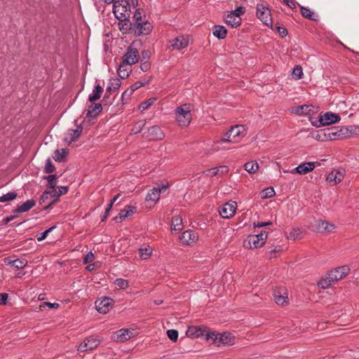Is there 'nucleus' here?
I'll list each match as a JSON object with an SVG mask.
<instances>
[{
  "label": "nucleus",
  "mask_w": 359,
  "mask_h": 359,
  "mask_svg": "<svg viewBox=\"0 0 359 359\" xmlns=\"http://www.w3.org/2000/svg\"><path fill=\"white\" fill-rule=\"evenodd\" d=\"M83 131V127L81 126H77V128L69 129L67 131V136L64 138V141L68 144H70L72 142H74L79 139Z\"/></svg>",
  "instance_id": "6ab92c4d"
},
{
  "label": "nucleus",
  "mask_w": 359,
  "mask_h": 359,
  "mask_svg": "<svg viewBox=\"0 0 359 359\" xmlns=\"http://www.w3.org/2000/svg\"><path fill=\"white\" fill-rule=\"evenodd\" d=\"M139 254L142 259H147L150 257L151 254V250L147 248H140L139 250Z\"/></svg>",
  "instance_id": "8fccbe9b"
},
{
  "label": "nucleus",
  "mask_w": 359,
  "mask_h": 359,
  "mask_svg": "<svg viewBox=\"0 0 359 359\" xmlns=\"http://www.w3.org/2000/svg\"><path fill=\"white\" fill-rule=\"evenodd\" d=\"M155 100H156V99H153V100L150 99V100H147V101H145V102H142V103L141 104L140 107H141L143 110H144V109H147L149 107H150L151 105H152V104H153V103L154 102Z\"/></svg>",
  "instance_id": "338daca9"
},
{
  "label": "nucleus",
  "mask_w": 359,
  "mask_h": 359,
  "mask_svg": "<svg viewBox=\"0 0 359 359\" xmlns=\"http://www.w3.org/2000/svg\"><path fill=\"white\" fill-rule=\"evenodd\" d=\"M55 228V226H52V227H50V228H49V229H46V231H44L43 232H42V233L40 234V236L37 237V241H41L44 240V239L47 237L48 234L50 232H51V231H52Z\"/></svg>",
  "instance_id": "13d9d810"
},
{
  "label": "nucleus",
  "mask_w": 359,
  "mask_h": 359,
  "mask_svg": "<svg viewBox=\"0 0 359 359\" xmlns=\"http://www.w3.org/2000/svg\"><path fill=\"white\" fill-rule=\"evenodd\" d=\"M107 4H113V12L116 18L120 20H126L129 18L128 7L130 8L129 1H105Z\"/></svg>",
  "instance_id": "39448f33"
},
{
  "label": "nucleus",
  "mask_w": 359,
  "mask_h": 359,
  "mask_svg": "<svg viewBox=\"0 0 359 359\" xmlns=\"http://www.w3.org/2000/svg\"><path fill=\"white\" fill-rule=\"evenodd\" d=\"M130 66L131 65H130L128 63L124 62V61L122 60V62L120 64L118 69L117 70L118 75L121 79L127 78L132 71Z\"/></svg>",
  "instance_id": "b1692460"
},
{
  "label": "nucleus",
  "mask_w": 359,
  "mask_h": 359,
  "mask_svg": "<svg viewBox=\"0 0 359 359\" xmlns=\"http://www.w3.org/2000/svg\"><path fill=\"white\" fill-rule=\"evenodd\" d=\"M100 344V341L95 337H90L87 338L78 346V351L80 352H85L89 350H93Z\"/></svg>",
  "instance_id": "ddd939ff"
},
{
  "label": "nucleus",
  "mask_w": 359,
  "mask_h": 359,
  "mask_svg": "<svg viewBox=\"0 0 359 359\" xmlns=\"http://www.w3.org/2000/svg\"><path fill=\"white\" fill-rule=\"evenodd\" d=\"M344 174L345 170L342 168L333 170L328 174L326 180L328 182H333V185H335L342 181L344 177Z\"/></svg>",
  "instance_id": "2eb2a0df"
},
{
  "label": "nucleus",
  "mask_w": 359,
  "mask_h": 359,
  "mask_svg": "<svg viewBox=\"0 0 359 359\" xmlns=\"http://www.w3.org/2000/svg\"><path fill=\"white\" fill-rule=\"evenodd\" d=\"M143 137L151 141H156L163 139L164 134L159 126H154L143 133Z\"/></svg>",
  "instance_id": "1a4fd4ad"
},
{
  "label": "nucleus",
  "mask_w": 359,
  "mask_h": 359,
  "mask_svg": "<svg viewBox=\"0 0 359 359\" xmlns=\"http://www.w3.org/2000/svg\"><path fill=\"white\" fill-rule=\"evenodd\" d=\"M167 335L171 341H176L178 338V332L176 330H168Z\"/></svg>",
  "instance_id": "5fc2aeb1"
},
{
  "label": "nucleus",
  "mask_w": 359,
  "mask_h": 359,
  "mask_svg": "<svg viewBox=\"0 0 359 359\" xmlns=\"http://www.w3.org/2000/svg\"><path fill=\"white\" fill-rule=\"evenodd\" d=\"M245 170L249 173H255L258 170V163L256 161L248 162L244 165Z\"/></svg>",
  "instance_id": "79ce46f5"
},
{
  "label": "nucleus",
  "mask_w": 359,
  "mask_h": 359,
  "mask_svg": "<svg viewBox=\"0 0 359 359\" xmlns=\"http://www.w3.org/2000/svg\"><path fill=\"white\" fill-rule=\"evenodd\" d=\"M293 75L296 79H300L303 75V71L301 66L297 65L293 69Z\"/></svg>",
  "instance_id": "6e6d98bb"
},
{
  "label": "nucleus",
  "mask_w": 359,
  "mask_h": 359,
  "mask_svg": "<svg viewBox=\"0 0 359 359\" xmlns=\"http://www.w3.org/2000/svg\"><path fill=\"white\" fill-rule=\"evenodd\" d=\"M245 13V8L239 6L236 10L231 11L224 15L225 22L232 28H237L241 25L242 18L241 15Z\"/></svg>",
  "instance_id": "f03ea898"
},
{
  "label": "nucleus",
  "mask_w": 359,
  "mask_h": 359,
  "mask_svg": "<svg viewBox=\"0 0 359 359\" xmlns=\"http://www.w3.org/2000/svg\"><path fill=\"white\" fill-rule=\"evenodd\" d=\"M312 107H313L312 105H308V104L300 105L296 108L295 113L299 115L309 114L311 111Z\"/></svg>",
  "instance_id": "ea45409f"
},
{
  "label": "nucleus",
  "mask_w": 359,
  "mask_h": 359,
  "mask_svg": "<svg viewBox=\"0 0 359 359\" xmlns=\"http://www.w3.org/2000/svg\"><path fill=\"white\" fill-rule=\"evenodd\" d=\"M275 195V191L272 187H268L265 190H264L263 194L262 195V198H271Z\"/></svg>",
  "instance_id": "864d4df0"
},
{
  "label": "nucleus",
  "mask_w": 359,
  "mask_h": 359,
  "mask_svg": "<svg viewBox=\"0 0 359 359\" xmlns=\"http://www.w3.org/2000/svg\"><path fill=\"white\" fill-rule=\"evenodd\" d=\"M161 193V190L159 188L154 187L150 189L147 195L146 201H151L155 204L159 200Z\"/></svg>",
  "instance_id": "a878e982"
},
{
  "label": "nucleus",
  "mask_w": 359,
  "mask_h": 359,
  "mask_svg": "<svg viewBox=\"0 0 359 359\" xmlns=\"http://www.w3.org/2000/svg\"><path fill=\"white\" fill-rule=\"evenodd\" d=\"M110 102V93L106 91L102 100V104L103 107H106L108 105V104Z\"/></svg>",
  "instance_id": "0e129e2a"
},
{
  "label": "nucleus",
  "mask_w": 359,
  "mask_h": 359,
  "mask_svg": "<svg viewBox=\"0 0 359 359\" xmlns=\"http://www.w3.org/2000/svg\"><path fill=\"white\" fill-rule=\"evenodd\" d=\"M349 271L350 269L348 266L345 265L340 267H337L329 273L330 278L331 280H334L337 282L346 276L348 274Z\"/></svg>",
  "instance_id": "4468645a"
},
{
  "label": "nucleus",
  "mask_w": 359,
  "mask_h": 359,
  "mask_svg": "<svg viewBox=\"0 0 359 359\" xmlns=\"http://www.w3.org/2000/svg\"><path fill=\"white\" fill-rule=\"evenodd\" d=\"M213 35L219 39H224L226 36L227 30L222 25H215L212 27Z\"/></svg>",
  "instance_id": "cd10ccee"
},
{
  "label": "nucleus",
  "mask_w": 359,
  "mask_h": 359,
  "mask_svg": "<svg viewBox=\"0 0 359 359\" xmlns=\"http://www.w3.org/2000/svg\"><path fill=\"white\" fill-rule=\"evenodd\" d=\"M103 107V105L100 103L91 104L88 107L86 116L90 118L97 116L102 111Z\"/></svg>",
  "instance_id": "bb28decb"
},
{
  "label": "nucleus",
  "mask_w": 359,
  "mask_h": 359,
  "mask_svg": "<svg viewBox=\"0 0 359 359\" xmlns=\"http://www.w3.org/2000/svg\"><path fill=\"white\" fill-rule=\"evenodd\" d=\"M175 115L176 121L180 126L186 127L189 126L192 118L190 105L184 104L177 107Z\"/></svg>",
  "instance_id": "f257e3e1"
},
{
  "label": "nucleus",
  "mask_w": 359,
  "mask_h": 359,
  "mask_svg": "<svg viewBox=\"0 0 359 359\" xmlns=\"http://www.w3.org/2000/svg\"><path fill=\"white\" fill-rule=\"evenodd\" d=\"M48 191L50 193V198H53V200L50 203H49L46 206L44 207L45 209L50 208L59 201L60 198V195H58V191L55 188L52 189V190Z\"/></svg>",
  "instance_id": "4c0bfd02"
},
{
  "label": "nucleus",
  "mask_w": 359,
  "mask_h": 359,
  "mask_svg": "<svg viewBox=\"0 0 359 359\" xmlns=\"http://www.w3.org/2000/svg\"><path fill=\"white\" fill-rule=\"evenodd\" d=\"M113 303V299L104 297L102 299L95 301V304L98 312L100 313H107L112 307Z\"/></svg>",
  "instance_id": "9b49d317"
},
{
  "label": "nucleus",
  "mask_w": 359,
  "mask_h": 359,
  "mask_svg": "<svg viewBox=\"0 0 359 359\" xmlns=\"http://www.w3.org/2000/svg\"><path fill=\"white\" fill-rule=\"evenodd\" d=\"M8 264H10L16 269H21L27 264V261L25 259H15L11 262H8Z\"/></svg>",
  "instance_id": "e433bc0d"
},
{
  "label": "nucleus",
  "mask_w": 359,
  "mask_h": 359,
  "mask_svg": "<svg viewBox=\"0 0 359 359\" xmlns=\"http://www.w3.org/2000/svg\"><path fill=\"white\" fill-rule=\"evenodd\" d=\"M236 208L237 203L235 201L227 202L222 207L219 214L223 218H231L234 215Z\"/></svg>",
  "instance_id": "f8f14e48"
},
{
  "label": "nucleus",
  "mask_w": 359,
  "mask_h": 359,
  "mask_svg": "<svg viewBox=\"0 0 359 359\" xmlns=\"http://www.w3.org/2000/svg\"><path fill=\"white\" fill-rule=\"evenodd\" d=\"M103 93V88L102 87L97 84L94 87V89L93 90V93L90 94L88 97V100L90 102H95V101L98 100Z\"/></svg>",
  "instance_id": "7c9ffc66"
},
{
  "label": "nucleus",
  "mask_w": 359,
  "mask_h": 359,
  "mask_svg": "<svg viewBox=\"0 0 359 359\" xmlns=\"http://www.w3.org/2000/svg\"><path fill=\"white\" fill-rule=\"evenodd\" d=\"M18 196L17 192L15 191H11L6 194H4L0 197V202L1 203H5L8 201H13Z\"/></svg>",
  "instance_id": "a18cd8bd"
},
{
  "label": "nucleus",
  "mask_w": 359,
  "mask_h": 359,
  "mask_svg": "<svg viewBox=\"0 0 359 359\" xmlns=\"http://www.w3.org/2000/svg\"><path fill=\"white\" fill-rule=\"evenodd\" d=\"M132 26L133 27L132 23L128 20H126L125 22L121 25L120 29L127 32L128 30L133 29Z\"/></svg>",
  "instance_id": "052dcab7"
},
{
  "label": "nucleus",
  "mask_w": 359,
  "mask_h": 359,
  "mask_svg": "<svg viewBox=\"0 0 359 359\" xmlns=\"http://www.w3.org/2000/svg\"><path fill=\"white\" fill-rule=\"evenodd\" d=\"M315 168L314 162H305L299 164L297 167L294 168L291 173H298L299 175H306L309 172H311Z\"/></svg>",
  "instance_id": "f3484780"
},
{
  "label": "nucleus",
  "mask_w": 359,
  "mask_h": 359,
  "mask_svg": "<svg viewBox=\"0 0 359 359\" xmlns=\"http://www.w3.org/2000/svg\"><path fill=\"white\" fill-rule=\"evenodd\" d=\"M228 136L229 135H227V132H226L225 133L224 136L216 142V144L222 143V142H233V143H235V142H238V140L233 139L231 136H230V138H228Z\"/></svg>",
  "instance_id": "4d7b16f0"
},
{
  "label": "nucleus",
  "mask_w": 359,
  "mask_h": 359,
  "mask_svg": "<svg viewBox=\"0 0 359 359\" xmlns=\"http://www.w3.org/2000/svg\"><path fill=\"white\" fill-rule=\"evenodd\" d=\"M146 124L145 120H140L137 121L133 126L131 131L134 134L140 133Z\"/></svg>",
  "instance_id": "37998d69"
},
{
  "label": "nucleus",
  "mask_w": 359,
  "mask_h": 359,
  "mask_svg": "<svg viewBox=\"0 0 359 359\" xmlns=\"http://www.w3.org/2000/svg\"><path fill=\"white\" fill-rule=\"evenodd\" d=\"M198 239V234L195 231L188 230L182 233L180 240L187 245L194 243Z\"/></svg>",
  "instance_id": "412c9836"
},
{
  "label": "nucleus",
  "mask_w": 359,
  "mask_h": 359,
  "mask_svg": "<svg viewBox=\"0 0 359 359\" xmlns=\"http://www.w3.org/2000/svg\"><path fill=\"white\" fill-rule=\"evenodd\" d=\"M219 341L224 344H231L232 342L233 337L231 334L229 333H224L222 334H215V333H208L207 334V340L212 339L214 342H216V340L218 339Z\"/></svg>",
  "instance_id": "aec40b11"
},
{
  "label": "nucleus",
  "mask_w": 359,
  "mask_h": 359,
  "mask_svg": "<svg viewBox=\"0 0 359 359\" xmlns=\"http://www.w3.org/2000/svg\"><path fill=\"white\" fill-rule=\"evenodd\" d=\"M341 119L339 114L332 112H326L324 115L319 116V119L316 122H313V125L316 127L321 126H328L339 121Z\"/></svg>",
  "instance_id": "423d86ee"
},
{
  "label": "nucleus",
  "mask_w": 359,
  "mask_h": 359,
  "mask_svg": "<svg viewBox=\"0 0 359 359\" xmlns=\"http://www.w3.org/2000/svg\"><path fill=\"white\" fill-rule=\"evenodd\" d=\"M325 129L318 131V134L316 136V139L319 141H327L330 140L328 137L324 135Z\"/></svg>",
  "instance_id": "bf43d9fd"
},
{
  "label": "nucleus",
  "mask_w": 359,
  "mask_h": 359,
  "mask_svg": "<svg viewBox=\"0 0 359 359\" xmlns=\"http://www.w3.org/2000/svg\"><path fill=\"white\" fill-rule=\"evenodd\" d=\"M244 132H245L244 126L236 125L227 131L228 138H230V136H231L233 139L237 140Z\"/></svg>",
  "instance_id": "5701e85b"
},
{
  "label": "nucleus",
  "mask_w": 359,
  "mask_h": 359,
  "mask_svg": "<svg viewBox=\"0 0 359 359\" xmlns=\"http://www.w3.org/2000/svg\"><path fill=\"white\" fill-rule=\"evenodd\" d=\"M151 67V64L148 60H142L140 69L142 72H147Z\"/></svg>",
  "instance_id": "e2e57ef3"
},
{
  "label": "nucleus",
  "mask_w": 359,
  "mask_h": 359,
  "mask_svg": "<svg viewBox=\"0 0 359 359\" xmlns=\"http://www.w3.org/2000/svg\"><path fill=\"white\" fill-rule=\"evenodd\" d=\"M50 198V193L48 191H45L41 196L40 197V199H39V204L40 205H43V203H45L46 202V201L48 199Z\"/></svg>",
  "instance_id": "680f3d73"
},
{
  "label": "nucleus",
  "mask_w": 359,
  "mask_h": 359,
  "mask_svg": "<svg viewBox=\"0 0 359 359\" xmlns=\"http://www.w3.org/2000/svg\"><path fill=\"white\" fill-rule=\"evenodd\" d=\"M145 84H146V82L138 81V82H136V83H133L130 86V89L132 90L133 92H134L135 90H137L140 87L144 86Z\"/></svg>",
  "instance_id": "774afa93"
},
{
  "label": "nucleus",
  "mask_w": 359,
  "mask_h": 359,
  "mask_svg": "<svg viewBox=\"0 0 359 359\" xmlns=\"http://www.w3.org/2000/svg\"><path fill=\"white\" fill-rule=\"evenodd\" d=\"M143 16L145 18L144 11L140 8H137L133 15V19L135 20L134 23H137L145 20V19L142 18Z\"/></svg>",
  "instance_id": "49530a36"
},
{
  "label": "nucleus",
  "mask_w": 359,
  "mask_h": 359,
  "mask_svg": "<svg viewBox=\"0 0 359 359\" xmlns=\"http://www.w3.org/2000/svg\"><path fill=\"white\" fill-rule=\"evenodd\" d=\"M135 43H131L127 48L126 52L123 56L124 62L133 65L137 63L139 60L140 54L139 50L134 47Z\"/></svg>",
  "instance_id": "0eeeda50"
},
{
  "label": "nucleus",
  "mask_w": 359,
  "mask_h": 359,
  "mask_svg": "<svg viewBox=\"0 0 359 359\" xmlns=\"http://www.w3.org/2000/svg\"><path fill=\"white\" fill-rule=\"evenodd\" d=\"M300 6L302 15L311 20L316 21L318 20V15L311 11L309 8L304 6Z\"/></svg>",
  "instance_id": "473e14b6"
},
{
  "label": "nucleus",
  "mask_w": 359,
  "mask_h": 359,
  "mask_svg": "<svg viewBox=\"0 0 359 359\" xmlns=\"http://www.w3.org/2000/svg\"><path fill=\"white\" fill-rule=\"evenodd\" d=\"M205 172H207V175L213 177L219 175V173L222 175L227 173L229 172V168L227 166L224 165L207 170Z\"/></svg>",
  "instance_id": "2f4dec72"
},
{
  "label": "nucleus",
  "mask_w": 359,
  "mask_h": 359,
  "mask_svg": "<svg viewBox=\"0 0 359 359\" xmlns=\"http://www.w3.org/2000/svg\"><path fill=\"white\" fill-rule=\"evenodd\" d=\"M136 212V207L132 205H126L123 210H121L118 216H116L113 219L117 222H121L126 217L133 215Z\"/></svg>",
  "instance_id": "a211bd4d"
},
{
  "label": "nucleus",
  "mask_w": 359,
  "mask_h": 359,
  "mask_svg": "<svg viewBox=\"0 0 359 359\" xmlns=\"http://www.w3.org/2000/svg\"><path fill=\"white\" fill-rule=\"evenodd\" d=\"M94 254L91 252H88L83 258V264H88L94 260Z\"/></svg>",
  "instance_id": "69168bd1"
},
{
  "label": "nucleus",
  "mask_w": 359,
  "mask_h": 359,
  "mask_svg": "<svg viewBox=\"0 0 359 359\" xmlns=\"http://www.w3.org/2000/svg\"><path fill=\"white\" fill-rule=\"evenodd\" d=\"M335 228V226L326 221H320L317 226V229L319 232H332Z\"/></svg>",
  "instance_id": "c756f323"
},
{
  "label": "nucleus",
  "mask_w": 359,
  "mask_h": 359,
  "mask_svg": "<svg viewBox=\"0 0 359 359\" xmlns=\"http://www.w3.org/2000/svg\"><path fill=\"white\" fill-rule=\"evenodd\" d=\"M351 134V132L346 127L343 126V127H341L339 128V133H338L339 139H342V138L349 137Z\"/></svg>",
  "instance_id": "de8ad7c7"
},
{
  "label": "nucleus",
  "mask_w": 359,
  "mask_h": 359,
  "mask_svg": "<svg viewBox=\"0 0 359 359\" xmlns=\"http://www.w3.org/2000/svg\"><path fill=\"white\" fill-rule=\"evenodd\" d=\"M36 204V202L34 200H27L22 205H19L16 209L13 210V213H21V212H25L29 210L31 208H32Z\"/></svg>",
  "instance_id": "393cba45"
},
{
  "label": "nucleus",
  "mask_w": 359,
  "mask_h": 359,
  "mask_svg": "<svg viewBox=\"0 0 359 359\" xmlns=\"http://www.w3.org/2000/svg\"><path fill=\"white\" fill-rule=\"evenodd\" d=\"M267 233L261 231L255 235H250L244 241V246L248 248H257L262 247L266 241Z\"/></svg>",
  "instance_id": "20e7f679"
},
{
  "label": "nucleus",
  "mask_w": 359,
  "mask_h": 359,
  "mask_svg": "<svg viewBox=\"0 0 359 359\" xmlns=\"http://www.w3.org/2000/svg\"><path fill=\"white\" fill-rule=\"evenodd\" d=\"M67 153V149H56L54 152V156L53 158L55 161L64 162L65 161V156Z\"/></svg>",
  "instance_id": "f704fd0d"
},
{
  "label": "nucleus",
  "mask_w": 359,
  "mask_h": 359,
  "mask_svg": "<svg viewBox=\"0 0 359 359\" xmlns=\"http://www.w3.org/2000/svg\"><path fill=\"white\" fill-rule=\"evenodd\" d=\"M336 282L334 280L330 278V273L325 278H322L318 283V286L323 289L329 288L333 283Z\"/></svg>",
  "instance_id": "58836bf2"
},
{
  "label": "nucleus",
  "mask_w": 359,
  "mask_h": 359,
  "mask_svg": "<svg viewBox=\"0 0 359 359\" xmlns=\"http://www.w3.org/2000/svg\"><path fill=\"white\" fill-rule=\"evenodd\" d=\"M55 170V168L54 165L52 163V161L50 158H48L46 162L44 172L45 173H51Z\"/></svg>",
  "instance_id": "3c124183"
},
{
  "label": "nucleus",
  "mask_w": 359,
  "mask_h": 359,
  "mask_svg": "<svg viewBox=\"0 0 359 359\" xmlns=\"http://www.w3.org/2000/svg\"><path fill=\"white\" fill-rule=\"evenodd\" d=\"M339 128H330L325 129L324 135L328 137L330 140L339 139Z\"/></svg>",
  "instance_id": "c9c22d12"
},
{
  "label": "nucleus",
  "mask_w": 359,
  "mask_h": 359,
  "mask_svg": "<svg viewBox=\"0 0 359 359\" xmlns=\"http://www.w3.org/2000/svg\"><path fill=\"white\" fill-rule=\"evenodd\" d=\"M170 43L173 49L181 50L188 46L189 40L184 36H179L172 39Z\"/></svg>",
  "instance_id": "4be33fe9"
},
{
  "label": "nucleus",
  "mask_w": 359,
  "mask_h": 359,
  "mask_svg": "<svg viewBox=\"0 0 359 359\" xmlns=\"http://www.w3.org/2000/svg\"><path fill=\"white\" fill-rule=\"evenodd\" d=\"M43 179L47 180L48 184L47 186L50 189H54L57 185V176L56 175H49L48 176H44Z\"/></svg>",
  "instance_id": "c03bdc74"
},
{
  "label": "nucleus",
  "mask_w": 359,
  "mask_h": 359,
  "mask_svg": "<svg viewBox=\"0 0 359 359\" xmlns=\"http://www.w3.org/2000/svg\"><path fill=\"white\" fill-rule=\"evenodd\" d=\"M153 26L151 23L147 20L137 23H134L133 27V30L137 36L149 35L151 32Z\"/></svg>",
  "instance_id": "6e6552de"
},
{
  "label": "nucleus",
  "mask_w": 359,
  "mask_h": 359,
  "mask_svg": "<svg viewBox=\"0 0 359 359\" xmlns=\"http://www.w3.org/2000/svg\"><path fill=\"white\" fill-rule=\"evenodd\" d=\"M256 15L266 26L272 27L273 21L271 10L267 4H257L256 9Z\"/></svg>",
  "instance_id": "7ed1b4c3"
},
{
  "label": "nucleus",
  "mask_w": 359,
  "mask_h": 359,
  "mask_svg": "<svg viewBox=\"0 0 359 359\" xmlns=\"http://www.w3.org/2000/svg\"><path fill=\"white\" fill-rule=\"evenodd\" d=\"M206 327L202 326H190L187 331V335L191 338H198L204 335L207 336Z\"/></svg>",
  "instance_id": "dca6fc26"
},
{
  "label": "nucleus",
  "mask_w": 359,
  "mask_h": 359,
  "mask_svg": "<svg viewBox=\"0 0 359 359\" xmlns=\"http://www.w3.org/2000/svg\"><path fill=\"white\" fill-rule=\"evenodd\" d=\"M121 85V82L119 79H113L111 81L109 86L107 88L106 91L111 93V90H116L119 89Z\"/></svg>",
  "instance_id": "a19ab883"
},
{
  "label": "nucleus",
  "mask_w": 359,
  "mask_h": 359,
  "mask_svg": "<svg viewBox=\"0 0 359 359\" xmlns=\"http://www.w3.org/2000/svg\"><path fill=\"white\" fill-rule=\"evenodd\" d=\"M114 283L121 289H126L129 286L128 280L123 278H117Z\"/></svg>",
  "instance_id": "603ef678"
},
{
  "label": "nucleus",
  "mask_w": 359,
  "mask_h": 359,
  "mask_svg": "<svg viewBox=\"0 0 359 359\" xmlns=\"http://www.w3.org/2000/svg\"><path fill=\"white\" fill-rule=\"evenodd\" d=\"M116 340L125 341L131 338L133 332L128 329H121L116 332Z\"/></svg>",
  "instance_id": "c85d7f7f"
},
{
  "label": "nucleus",
  "mask_w": 359,
  "mask_h": 359,
  "mask_svg": "<svg viewBox=\"0 0 359 359\" xmlns=\"http://www.w3.org/2000/svg\"><path fill=\"white\" fill-rule=\"evenodd\" d=\"M274 301L278 305L288 304L287 290L284 287H276L273 292Z\"/></svg>",
  "instance_id": "9d476101"
},
{
  "label": "nucleus",
  "mask_w": 359,
  "mask_h": 359,
  "mask_svg": "<svg viewBox=\"0 0 359 359\" xmlns=\"http://www.w3.org/2000/svg\"><path fill=\"white\" fill-rule=\"evenodd\" d=\"M183 228L182 219L179 216H175L172 218L171 229L172 231H180Z\"/></svg>",
  "instance_id": "72a5a7b5"
},
{
  "label": "nucleus",
  "mask_w": 359,
  "mask_h": 359,
  "mask_svg": "<svg viewBox=\"0 0 359 359\" xmlns=\"http://www.w3.org/2000/svg\"><path fill=\"white\" fill-rule=\"evenodd\" d=\"M302 231L299 229H293L288 235V238L292 240H297L302 238Z\"/></svg>",
  "instance_id": "09e8293b"
}]
</instances>
